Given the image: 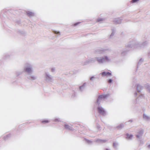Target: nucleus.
<instances>
[{
    "label": "nucleus",
    "instance_id": "bb28decb",
    "mask_svg": "<svg viewBox=\"0 0 150 150\" xmlns=\"http://www.w3.org/2000/svg\"><path fill=\"white\" fill-rule=\"evenodd\" d=\"M143 130L142 129L140 130L138 132V134L142 136L143 134Z\"/></svg>",
    "mask_w": 150,
    "mask_h": 150
},
{
    "label": "nucleus",
    "instance_id": "e433bc0d",
    "mask_svg": "<svg viewBox=\"0 0 150 150\" xmlns=\"http://www.w3.org/2000/svg\"><path fill=\"white\" fill-rule=\"evenodd\" d=\"M54 33L55 34H59L60 33V32L59 31H54Z\"/></svg>",
    "mask_w": 150,
    "mask_h": 150
},
{
    "label": "nucleus",
    "instance_id": "9b49d317",
    "mask_svg": "<svg viewBox=\"0 0 150 150\" xmlns=\"http://www.w3.org/2000/svg\"><path fill=\"white\" fill-rule=\"evenodd\" d=\"M100 74L101 75L103 76H108L111 75V73L109 72L103 71L100 73Z\"/></svg>",
    "mask_w": 150,
    "mask_h": 150
},
{
    "label": "nucleus",
    "instance_id": "412c9836",
    "mask_svg": "<svg viewBox=\"0 0 150 150\" xmlns=\"http://www.w3.org/2000/svg\"><path fill=\"white\" fill-rule=\"evenodd\" d=\"M115 29H112V33L110 36V38H112V36H113L114 35L115 33Z\"/></svg>",
    "mask_w": 150,
    "mask_h": 150
},
{
    "label": "nucleus",
    "instance_id": "2f4dec72",
    "mask_svg": "<svg viewBox=\"0 0 150 150\" xmlns=\"http://www.w3.org/2000/svg\"><path fill=\"white\" fill-rule=\"evenodd\" d=\"M75 93L74 92H73L72 95L71 96V98H74L75 97Z\"/></svg>",
    "mask_w": 150,
    "mask_h": 150
},
{
    "label": "nucleus",
    "instance_id": "c9c22d12",
    "mask_svg": "<svg viewBox=\"0 0 150 150\" xmlns=\"http://www.w3.org/2000/svg\"><path fill=\"white\" fill-rule=\"evenodd\" d=\"M80 23V22H77L76 23L74 24V26H76Z\"/></svg>",
    "mask_w": 150,
    "mask_h": 150
},
{
    "label": "nucleus",
    "instance_id": "ddd939ff",
    "mask_svg": "<svg viewBox=\"0 0 150 150\" xmlns=\"http://www.w3.org/2000/svg\"><path fill=\"white\" fill-rule=\"evenodd\" d=\"M104 50L102 48H99L97 49L96 50V52L97 54H101L103 53Z\"/></svg>",
    "mask_w": 150,
    "mask_h": 150
},
{
    "label": "nucleus",
    "instance_id": "49530a36",
    "mask_svg": "<svg viewBox=\"0 0 150 150\" xmlns=\"http://www.w3.org/2000/svg\"><path fill=\"white\" fill-rule=\"evenodd\" d=\"M18 23L19 24H20V22L19 21H18Z\"/></svg>",
    "mask_w": 150,
    "mask_h": 150
},
{
    "label": "nucleus",
    "instance_id": "cd10ccee",
    "mask_svg": "<svg viewBox=\"0 0 150 150\" xmlns=\"http://www.w3.org/2000/svg\"><path fill=\"white\" fill-rule=\"evenodd\" d=\"M146 87L147 90L150 93V86L148 84H147L146 85Z\"/></svg>",
    "mask_w": 150,
    "mask_h": 150
},
{
    "label": "nucleus",
    "instance_id": "b1692460",
    "mask_svg": "<svg viewBox=\"0 0 150 150\" xmlns=\"http://www.w3.org/2000/svg\"><path fill=\"white\" fill-rule=\"evenodd\" d=\"M23 73L22 71H17L16 72V76H18L19 75H21Z\"/></svg>",
    "mask_w": 150,
    "mask_h": 150
},
{
    "label": "nucleus",
    "instance_id": "6e6552de",
    "mask_svg": "<svg viewBox=\"0 0 150 150\" xmlns=\"http://www.w3.org/2000/svg\"><path fill=\"white\" fill-rule=\"evenodd\" d=\"M127 45H128V44L127 45H125L126 50H124L121 53V55L122 56H124V55H125L127 53V51H129V50L128 49L132 48H129V47H127ZM132 48L133 49V48Z\"/></svg>",
    "mask_w": 150,
    "mask_h": 150
},
{
    "label": "nucleus",
    "instance_id": "c85d7f7f",
    "mask_svg": "<svg viewBox=\"0 0 150 150\" xmlns=\"http://www.w3.org/2000/svg\"><path fill=\"white\" fill-rule=\"evenodd\" d=\"M86 142L87 143L89 144H92V142L90 140L86 139Z\"/></svg>",
    "mask_w": 150,
    "mask_h": 150
},
{
    "label": "nucleus",
    "instance_id": "393cba45",
    "mask_svg": "<svg viewBox=\"0 0 150 150\" xmlns=\"http://www.w3.org/2000/svg\"><path fill=\"white\" fill-rule=\"evenodd\" d=\"M118 145V143L113 142V147L115 148H116Z\"/></svg>",
    "mask_w": 150,
    "mask_h": 150
},
{
    "label": "nucleus",
    "instance_id": "a211bd4d",
    "mask_svg": "<svg viewBox=\"0 0 150 150\" xmlns=\"http://www.w3.org/2000/svg\"><path fill=\"white\" fill-rule=\"evenodd\" d=\"M126 135L127 137L126 138L129 139H131L133 137V135L132 134H129L128 133H127L126 134Z\"/></svg>",
    "mask_w": 150,
    "mask_h": 150
},
{
    "label": "nucleus",
    "instance_id": "7c9ffc66",
    "mask_svg": "<svg viewBox=\"0 0 150 150\" xmlns=\"http://www.w3.org/2000/svg\"><path fill=\"white\" fill-rule=\"evenodd\" d=\"M139 0H132L131 2L132 3H134L139 1Z\"/></svg>",
    "mask_w": 150,
    "mask_h": 150
},
{
    "label": "nucleus",
    "instance_id": "f3484780",
    "mask_svg": "<svg viewBox=\"0 0 150 150\" xmlns=\"http://www.w3.org/2000/svg\"><path fill=\"white\" fill-rule=\"evenodd\" d=\"M26 13L28 16L30 17L33 16L34 15V14L33 13L30 11H27Z\"/></svg>",
    "mask_w": 150,
    "mask_h": 150
},
{
    "label": "nucleus",
    "instance_id": "7ed1b4c3",
    "mask_svg": "<svg viewBox=\"0 0 150 150\" xmlns=\"http://www.w3.org/2000/svg\"><path fill=\"white\" fill-rule=\"evenodd\" d=\"M96 61L99 64L108 63L111 62V59L108 56L105 55L102 57H96Z\"/></svg>",
    "mask_w": 150,
    "mask_h": 150
},
{
    "label": "nucleus",
    "instance_id": "a19ab883",
    "mask_svg": "<svg viewBox=\"0 0 150 150\" xmlns=\"http://www.w3.org/2000/svg\"><path fill=\"white\" fill-rule=\"evenodd\" d=\"M97 128L98 129H99L100 128V126L98 125H97Z\"/></svg>",
    "mask_w": 150,
    "mask_h": 150
},
{
    "label": "nucleus",
    "instance_id": "f03ea898",
    "mask_svg": "<svg viewBox=\"0 0 150 150\" xmlns=\"http://www.w3.org/2000/svg\"><path fill=\"white\" fill-rule=\"evenodd\" d=\"M148 43L147 41L140 43L135 40H132L128 43L127 46L129 48H133V49L142 48L147 46Z\"/></svg>",
    "mask_w": 150,
    "mask_h": 150
},
{
    "label": "nucleus",
    "instance_id": "4c0bfd02",
    "mask_svg": "<svg viewBox=\"0 0 150 150\" xmlns=\"http://www.w3.org/2000/svg\"><path fill=\"white\" fill-rule=\"evenodd\" d=\"M112 82V80L111 79H110L108 80V82L109 83H111Z\"/></svg>",
    "mask_w": 150,
    "mask_h": 150
},
{
    "label": "nucleus",
    "instance_id": "dca6fc26",
    "mask_svg": "<svg viewBox=\"0 0 150 150\" xmlns=\"http://www.w3.org/2000/svg\"><path fill=\"white\" fill-rule=\"evenodd\" d=\"M11 136V134H9L7 135H6L5 136H4L3 137L4 140H6L8 139Z\"/></svg>",
    "mask_w": 150,
    "mask_h": 150
},
{
    "label": "nucleus",
    "instance_id": "5701e85b",
    "mask_svg": "<svg viewBox=\"0 0 150 150\" xmlns=\"http://www.w3.org/2000/svg\"><path fill=\"white\" fill-rule=\"evenodd\" d=\"M41 122L44 124L49 122L50 121L47 120H40Z\"/></svg>",
    "mask_w": 150,
    "mask_h": 150
},
{
    "label": "nucleus",
    "instance_id": "9d476101",
    "mask_svg": "<svg viewBox=\"0 0 150 150\" xmlns=\"http://www.w3.org/2000/svg\"><path fill=\"white\" fill-rule=\"evenodd\" d=\"M86 83H83L82 86L79 87V91L81 92L83 91L86 88Z\"/></svg>",
    "mask_w": 150,
    "mask_h": 150
},
{
    "label": "nucleus",
    "instance_id": "6ab92c4d",
    "mask_svg": "<svg viewBox=\"0 0 150 150\" xmlns=\"http://www.w3.org/2000/svg\"><path fill=\"white\" fill-rule=\"evenodd\" d=\"M124 126V125L123 124H121L120 125L117 126V128L119 129H121L123 128Z\"/></svg>",
    "mask_w": 150,
    "mask_h": 150
},
{
    "label": "nucleus",
    "instance_id": "37998d69",
    "mask_svg": "<svg viewBox=\"0 0 150 150\" xmlns=\"http://www.w3.org/2000/svg\"><path fill=\"white\" fill-rule=\"evenodd\" d=\"M132 121H133V120H130L128 121L129 122H132Z\"/></svg>",
    "mask_w": 150,
    "mask_h": 150
},
{
    "label": "nucleus",
    "instance_id": "20e7f679",
    "mask_svg": "<svg viewBox=\"0 0 150 150\" xmlns=\"http://www.w3.org/2000/svg\"><path fill=\"white\" fill-rule=\"evenodd\" d=\"M109 96V94L99 95L97 98L96 103L97 105H99L101 100L107 98Z\"/></svg>",
    "mask_w": 150,
    "mask_h": 150
},
{
    "label": "nucleus",
    "instance_id": "a18cd8bd",
    "mask_svg": "<svg viewBox=\"0 0 150 150\" xmlns=\"http://www.w3.org/2000/svg\"><path fill=\"white\" fill-rule=\"evenodd\" d=\"M148 147L150 149V144L148 145Z\"/></svg>",
    "mask_w": 150,
    "mask_h": 150
},
{
    "label": "nucleus",
    "instance_id": "4468645a",
    "mask_svg": "<svg viewBox=\"0 0 150 150\" xmlns=\"http://www.w3.org/2000/svg\"><path fill=\"white\" fill-rule=\"evenodd\" d=\"M64 126L65 128L67 129H69L71 130L73 129L72 127L69 126V125L67 124H64Z\"/></svg>",
    "mask_w": 150,
    "mask_h": 150
},
{
    "label": "nucleus",
    "instance_id": "0eeeda50",
    "mask_svg": "<svg viewBox=\"0 0 150 150\" xmlns=\"http://www.w3.org/2000/svg\"><path fill=\"white\" fill-rule=\"evenodd\" d=\"M96 61V57L95 58H90L85 61L83 64V65H86L91 63H94Z\"/></svg>",
    "mask_w": 150,
    "mask_h": 150
},
{
    "label": "nucleus",
    "instance_id": "f704fd0d",
    "mask_svg": "<svg viewBox=\"0 0 150 150\" xmlns=\"http://www.w3.org/2000/svg\"><path fill=\"white\" fill-rule=\"evenodd\" d=\"M136 136L137 139H139L140 138V137L142 136L140 135L139 134H138L136 135Z\"/></svg>",
    "mask_w": 150,
    "mask_h": 150
},
{
    "label": "nucleus",
    "instance_id": "aec40b11",
    "mask_svg": "<svg viewBox=\"0 0 150 150\" xmlns=\"http://www.w3.org/2000/svg\"><path fill=\"white\" fill-rule=\"evenodd\" d=\"M143 118L146 120H148L150 119V117L145 114H144Z\"/></svg>",
    "mask_w": 150,
    "mask_h": 150
},
{
    "label": "nucleus",
    "instance_id": "4be33fe9",
    "mask_svg": "<svg viewBox=\"0 0 150 150\" xmlns=\"http://www.w3.org/2000/svg\"><path fill=\"white\" fill-rule=\"evenodd\" d=\"M144 59L142 58H141L139 60L138 63V66L141 65L142 63L143 62Z\"/></svg>",
    "mask_w": 150,
    "mask_h": 150
},
{
    "label": "nucleus",
    "instance_id": "423d86ee",
    "mask_svg": "<svg viewBox=\"0 0 150 150\" xmlns=\"http://www.w3.org/2000/svg\"><path fill=\"white\" fill-rule=\"evenodd\" d=\"M97 109L98 112L100 115L102 116H105L106 115V111L101 106H98Z\"/></svg>",
    "mask_w": 150,
    "mask_h": 150
},
{
    "label": "nucleus",
    "instance_id": "ea45409f",
    "mask_svg": "<svg viewBox=\"0 0 150 150\" xmlns=\"http://www.w3.org/2000/svg\"><path fill=\"white\" fill-rule=\"evenodd\" d=\"M9 56V55L8 54H6V55H5V59L7 58Z\"/></svg>",
    "mask_w": 150,
    "mask_h": 150
},
{
    "label": "nucleus",
    "instance_id": "2eb2a0df",
    "mask_svg": "<svg viewBox=\"0 0 150 150\" xmlns=\"http://www.w3.org/2000/svg\"><path fill=\"white\" fill-rule=\"evenodd\" d=\"M142 88V87L140 85L138 84L137 86V90L138 93H140Z\"/></svg>",
    "mask_w": 150,
    "mask_h": 150
},
{
    "label": "nucleus",
    "instance_id": "1a4fd4ad",
    "mask_svg": "<svg viewBox=\"0 0 150 150\" xmlns=\"http://www.w3.org/2000/svg\"><path fill=\"white\" fill-rule=\"evenodd\" d=\"M122 19L120 18H115L113 20V22L115 24H120L122 22Z\"/></svg>",
    "mask_w": 150,
    "mask_h": 150
},
{
    "label": "nucleus",
    "instance_id": "58836bf2",
    "mask_svg": "<svg viewBox=\"0 0 150 150\" xmlns=\"http://www.w3.org/2000/svg\"><path fill=\"white\" fill-rule=\"evenodd\" d=\"M51 72H53L55 71V68H52L51 69Z\"/></svg>",
    "mask_w": 150,
    "mask_h": 150
},
{
    "label": "nucleus",
    "instance_id": "a878e982",
    "mask_svg": "<svg viewBox=\"0 0 150 150\" xmlns=\"http://www.w3.org/2000/svg\"><path fill=\"white\" fill-rule=\"evenodd\" d=\"M144 97V95L140 94L139 95V96L137 99H136L137 100V99L139 100L140 98H143Z\"/></svg>",
    "mask_w": 150,
    "mask_h": 150
},
{
    "label": "nucleus",
    "instance_id": "f257e3e1",
    "mask_svg": "<svg viewBox=\"0 0 150 150\" xmlns=\"http://www.w3.org/2000/svg\"><path fill=\"white\" fill-rule=\"evenodd\" d=\"M24 70L27 73L26 75L27 78L29 80L33 81L37 79L36 76L32 74L33 72V69L32 65L30 63H26L25 64Z\"/></svg>",
    "mask_w": 150,
    "mask_h": 150
},
{
    "label": "nucleus",
    "instance_id": "c03bdc74",
    "mask_svg": "<svg viewBox=\"0 0 150 150\" xmlns=\"http://www.w3.org/2000/svg\"><path fill=\"white\" fill-rule=\"evenodd\" d=\"M137 92H135L134 93V95L135 96H136L137 95Z\"/></svg>",
    "mask_w": 150,
    "mask_h": 150
},
{
    "label": "nucleus",
    "instance_id": "f8f14e48",
    "mask_svg": "<svg viewBox=\"0 0 150 150\" xmlns=\"http://www.w3.org/2000/svg\"><path fill=\"white\" fill-rule=\"evenodd\" d=\"M96 142L98 143L103 144L107 142V140L105 139L103 140L100 139H98L96 140Z\"/></svg>",
    "mask_w": 150,
    "mask_h": 150
},
{
    "label": "nucleus",
    "instance_id": "c756f323",
    "mask_svg": "<svg viewBox=\"0 0 150 150\" xmlns=\"http://www.w3.org/2000/svg\"><path fill=\"white\" fill-rule=\"evenodd\" d=\"M103 20V18H98L97 19V21L98 22L102 21Z\"/></svg>",
    "mask_w": 150,
    "mask_h": 150
},
{
    "label": "nucleus",
    "instance_id": "79ce46f5",
    "mask_svg": "<svg viewBox=\"0 0 150 150\" xmlns=\"http://www.w3.org/2000/svg\"><path fill=\"white\" fill-rule=\"evenodd\" d=\"M148 56L150 58V52H149L148 54Z\"/></svg>",
    "mask_w": 150,
    "mask_h": 150
},
{
    "label": "nucleus",
    "instance_id": "473e14b6",
    "mask_svg": "<svg viewBox=\"0 0 150 150\" xmlns=\"http://www.w3.org/2000/svg\"><path fill=\"white\" fill-rule=\"evenodd\" d=\"M96 79V78L95 77L92 76L90 77V79L91 81H93V79Z\"/></svg>",
    "mask_w": 150,
    "mask_h": 150
},
{
    "label": "nucleus",
    "instance_id": "39448f33",
    "mask_svg": "<svg viewBox=\"0 0 150 150\" xmlns=\"http://www.w3.org/2000/svg\"><path fill=\"white\" fill-rule=\"evenodd\" d=\"M45 78L46 81L48 82H53L54 81L53 77L48 72L45 73Z\"/></svg>",
    "mask_w": 150,
    "mask_h": 150
},
{
    "label": "nucleus",
    "instance_id": "72a5a7b5",
    "mask_svg": "<svg viewBox=\"0 0 150 150\" xmlns=\"http://www.w3.org/2000/svg\"><path fill=\"white\" fill-rule=\"evenodd\" d=\"M54 122H59V121H60L59 120V118H56L54 120Z\"/></svg>",
    "mask_w": 150,
    "mask_h": 150
}]
</instances>
